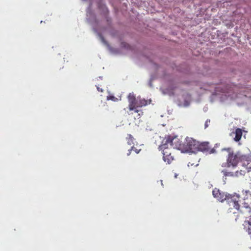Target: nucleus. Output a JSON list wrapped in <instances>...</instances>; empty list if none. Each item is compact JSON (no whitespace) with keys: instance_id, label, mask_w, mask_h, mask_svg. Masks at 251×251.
Returning <instances> with one entry per match:
<instances>
[{"instance_id":"obj_1","label":"nucleus","mask_w":251,"mask_h":251,"mask_svg":"<svg viewBox=\"0 0 251 251\" xmlns=\"http://www.w3.org/2000/svg\"><path fill=\"white\" fill-rule=\"evenodd\" d=\"M178 139L170 137L164 140L162 144L159 146V149L162 151L163 159L164 162L170 164L174 159V151L178 147Z\"/></svg>"},{"instance_id":"obj_2","label":"nucleus","mask_w":251,"mask_h":251,"mask_svg":"<svg viewBox=\"0 0 251 251\" xmlns=\"http://www.w3.org/2000/svg\"><path fill=\"white\" fill-rule=\"evenodd\" d=\"M240 163L244 169L237 171L235 175L236 176L244 175L247 172L251 171V158L250 156L242 154Z\"/></svg>"},{"instance_id":"obj_3","label":"nucleus","mask_w":251,"mask_h":251,"mask_svg":"<svg viewBox=\"0 0 251 251\" xmlns=\"http://www.w3.org/2000/svg\"><path fill=\"white\" fill-rule=\"evenodd\" d=\"M198 141L192 138L187 137L184 143V147L187 151L196 152L198 151Z\"/></svg>"},{"instance_id":"obj_4","label":"nucleus","mask_w":251,"mask_h":251,"mask_svg":"<svg viewBox=\"0 0 251 251\" xmlns=\"http://www.w3.org/2000/svg\"><path fill=\"white\" fill-rule=\"evenodd\" d=\"M225 201H227L229 206H232L236 210H239L240 205L239 202L240 201V197L239 195L236 194H227L226 199Z\"/></svg>"},{"instance_id":"obj_5","label":"nucleus","mask_w":251,"mask_h":251,"mask_svg":"<svg viewBox=\"0 0 251 251\" xmlns=\"http://www.w3.org/2000/svg\"><path fill=\"white\" fill-rule=\"evenodd\" d=\"M241 157L242 154L239 152L236 153L230 152L227 158V166L228 167L230 166L233 167H236L238 163H240Z\"/></svg>"},{"instance_id":"obj_6","label":"nucleus","mask_w":251,"mask_h":251,"mask_svg":"<svg viewBox=\"0 0 251 251\" xmlns=\"http://www.w3.org/2000/svg\"><path fill=\"white\" fill-rule=\"evenodd\" d=\"M148 104V102L145 99L137 100L136 105H135V109L133 110L135 113H138L137 118H140L141 115H143V112L141 110L138 109V108L142 107V106H146Z\"/></svg>"},{"instance_id":"obj_7","label":"nucleus","mask_w":251,"mask_h":251,"mask_svg":"<svg viewBox=\"0 0 251 251\" xmlns=\"http://www.w3.org/2000/svg\"><path fill=\"white\" fill-rule=\"evenodd\" d=\"M198 151H201L208 152L210 154L215 153L216 150L214 148H211L208 142H203L200 143L198 142Z\"/></svg>"},{"instance_id":"obj_8","label":"nucleus","mask_w":251,"mask_h":251,"mask_svg":"<svg viewBox=\"0 0 251 251\" xmlns=\"http://www.w3.org/2000/svg\"><path fill=\"white\" fill-rule=\"evenodd\" d=\"M212 194L214 198L221 202L224 201L226 199L227 195V194H226L216 188L213 189Z\"/></svg>"},{"instance_id":"obj_9","label":"nucleus","mask_w":251,"mask_h":251,"mask_svg":"<svg viewBox=\"0 0 251 251\" xmlns=\"http://www.w3.org/2000/svg\"><path fill=\"white\" fill-rule=\"evenodd\" d=\"M128 101V109L129 111H133V110L135 109V105H136V102L137 100L133 94L130 93L127 97Z\"/></svg>"},{"instance_id":"obj_10","label":"nucleus","mask_w":251,"mask_h":251,"mask_svg":"<svg viewBox=\"0 0 251 251\" xmlns=\"http://www.w3.org/2000/svg\"><path fill=\"white\" fill-rule=\"evenodd\" d=\"M235 137H234V140L236 142L239 141L242 136L243 132L241 128H238L235 130Z\"/></svg>"},{"instance_id":"obj_11","label":"nucleus","mask_w":251,"mask_h":251,"mask_svg":"<svg viewBox=\"0 0 251 251\" xmlns=\"http://www.w3.org/2000/svg\"><path fill=\"white\" fill-rule=\"evenodd\" d=\"M141 149H137L135 147L132 146L130 149L128 150V152L127 153V155L129 156L131 154V151H134L136 154H138L140 152Z\"/></svg>"},{"instance_id":"obj_12","label":"nucleus","mask_w":251,"mask_h":251,"mask_svg":"<svg viewBox=\"0 0 251 251\" xmlns=\"http://www.w3.org/2000/svg\"><path fill=\"white\" fill-rule=\"evenodd\" d=\"M126 138L128 145H131L133 144L134 138L131 134H128Z\"/></svg>"},{"instance_id":"obj_13","label":"nucleus","mask_w":251,"mask_h":251,"mask_svg":"<svg viewBox=\"0 0 251 251\" xmlns=\"http://www.w3.org/2000/svg\"><path fill=\"white\" fill-rule=\"evenodd\" d=\"M232 90H233V88L231 87L230 85L228 84L224 89L222 90V92L223 93H229Z\"/></svg>"},{"instance_id":"obj_14","label":"nucleus","mask_w":251,"mask_h":251,"mask_svg":"<svg viewBox=\"0 0 251 251\" xmlns=\"http://www.w3.org/2000/svg\"><path fill=\"white\" fill-rule=\"evenodd\" d=\"M224 175L226 176H233L234 175L232 172H227L226 171H223Z\"/></svg>"},{"instance_id":"obj_15","label":"nucleus","mask_w":251,"mask_h":251,"mask_svg":"<svg viewBox=\"0 0 251 251\" xmlns=\"http://www.w3.org/2000/svg\"><path fill=\"white\" fill-rule=\"evenodd\" d=\"M210 123V120H207L205 123V124H204V126H205V128H206L208 126V123Z\"/></svg>"},{"instance_id":"obj_16","label":"nucleus","mask_w":251,"mask_h":251,"mask_svg":"<svg viewBox=\"0 0 251 251\" xmlns=\"http://www.w3.org/2000/svg\"><path fill=\"white\" fill-rule=\"evenodd\" d=\"M115 99V98L114 96H109V97H107V100H114Z\"/></svg>"},{"instance_id":"obj_17","label":"nucleus","mask_w":251,"mask_h":251,"mask_svg":"<svg viewBox=\"0 0 251 251\" xmlns=\"http://www.w3.org/2000/svg\"><path fill=\"white\" fill-rule=\"evenodd\" d=\"M97 89L99 91V92H102L103 91L102 89L100 88V87H97Z\"/></svg>"},{"instance_id":"obj_18","label":"nucleus","mask_w":251,"mask_h":251,"mask_svg":"<svg viewBox=\"0 0 251 251\" xmlns=\"http://www.w3.org/2000/svg\"><path fill=\"white\" fill-rule=\"evenodd\" d=\"M248 233L249 234H251V228H248Z\"/></svg>"},{"instance_id":"obj_19","label":"nucleus","mask_w":251,"mask_h":251,"mask_svg":"<svg viewBox=\"0 0 251 251\" xmlns=\"http://www.w3.org/2000/svg\"><path fill=\"white\" fill-rule=\"evenodd\" d=\"M226 165H222V167H225Z\"/></svg>"}]
</instances>
